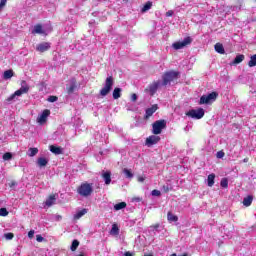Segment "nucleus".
<instances>
[{
  "label": "nucleus",
  "mask_w": 256,
  "mask_h": 256,
  "mask_svg": "<svg viewBox=\"0 0 256 256\" xmlns=\"http://www.w3.org/2000/svg\"><path fill=\"white\" fill-rule=\"evenodd\" d=\"M25 93H29V84H27V81L22 80L20 89L7 98L8 103L15 101V97H21V95H25Z\"/></svg>",
  "instance_id": "nucleus-1"
},
{
  "label": "nucleus",
  "mask_w": 256,
  "mask_h": 256,
  "mask_svg": "<svg viewBox=\"0 0 256 256\" xmlns=\"http://www.w3.org/2000/svg\"><path fill=\"white\" fill-rule=\"evenodd\" d=\"M77 193L80 194L81 197H91V195H93V183H82L78 187Z\"/></svg>",
  "instance_id": "nucleus-2"
},
{
  "label": "nucleus",
  "mask_w": 256,
  "mask_h": 256,
  "mask_svg": "<svg viewBox=\"0 0 256 256\" xmlns=\"http://www.w3.org/2000/svg\"><path fill=\"white\" fill-rule=\"evenodd\" d=\"M113 85H115V80H113V76L107 77L104 82V86L100 90L101 97H107V95L111 93V89H113Z\"/></svg>",
  "instance_id": "nucleus-3"
},
{
  "label": "nucleus",
  "mask_w": 256,
  "mask_h": 256,
  "mask_svg": "<svg viewBox=\"0 0 256 256\" xmlns=\"http://www.w3.org/2000/svg\"><path fill=\"white\" fill-rule=\"evenodd\" d=\"M217 97H219V93L211 92L210 94L203 95L200 97L199 105H211L214 101H217Z\"/></svg>",
  "instance_id": "nucleus-4"
},
{
  "label": "nucleus",
  "mask_w": 256,
  "mask_h": 256,
  "mask_svg": "<svg viewBox=\"0 0 256 256\" xmlns=\"http://www.w3.org/2000/svg\"><path fill=\"white\" fill-rule=\"evenodd\" d=\"M163 129H167V121L157 120L152 124L153 135H161Z\"/></svg>",
  "instance_id": "nucleus-5"
},
{
  "label": "nucleus",
  "mask_w": 256,
  "mask_h": 256,
  "mask_svg": "<svg viewBox=\"0 0 256 256\" xmlns=\"http://www.w3.org/2000/svg\"><path fill=\"white\" fill-rule=\"evenodd\" d=\"M177 77H179V72L168 71V72L164 73L162 76L163 87H167V85H169V83H171V81H175V79H177Z\"/></svg>",
  "instance_id": "nucleus-6"
},
{
  "label": "nucleus",
  "mask_w": 256,
  "mask_h": 256,
  "mask_svg": "<svg viewBox=\"0 0 256 256\" xmlns=\"http://www.w3.org/2000/svg\"><path fill=\"white\" fill-rule=\"evenodd\" d=\"M187 117H191L192 119H203L205 116V110L203 108L191 109L186 113Z\"/></svg>",
  "instance_id": "nucleus-7"
},
{
  "label": "nucleus",
  "mask_w": 256,
  "mask_h": 256,
  "mask_svg": "<svg viewBox=\"0 0 256 256\" xmlns=\"http://www.w3.org/2000/svg\"><path fill=\"white\" fill-rule=\"evenodd\" d=\"M191 43H193V39L191 37H186L183 41L173 43L172 47L176 51H179V49H183L184 47H187V45H191Z\"/></svg>",
  "instance_id": "nucleus-8"
},
{
  "label": "nucleus",
  "mask_w": 256,
  "mask_h": 256,
  "mask_svg": "<svg viewBox=\"0 0 256 256\" xmlns=\"http://www.w3.org/2000/svg\"><path fill=\"white\" fill-rule=\"evenodd\" d=\"M161 86V81H155L152 84H150L146 89H145V93H149V95H151V97H153V95H155V93H157V90L159 89V87Z\"/></svg>",
  "instance_id": "nucleus-9"
},
{
  "label": "nucleus",
  "mask_w": 256,
  "mask_h": 256,
  "mask_svg": "<svg viewBox=\"0 0 256 256\" xmlns=\"http://www.w3.org/2000/svg\"><path fill=\"white\" fill-rule=\"evenodd\" d=\"M160 141H161V137L157 136V134L151 135L146 139V145L148 147H152V145H157V143Z\"/></svg>",
  "instance_id": "nucleus-10"
},
{
  "label": "nucleus",
  "mask_w": 256,
  "mask_h": 256,
  "mask_svg": "<svg viewBox=\"0 0 256 256\" xmlns=\"http://www.w3.org/2000/svg\"><path fill=\"white\" fill-rule=\"evenodd\" d=\"M51 115V111L46 109L44 110L37 118V122L40 123V125H43V123L47 122V117Z\"/></svg>",
  "instance_id": "nucleus-11"
},
{
  "label": "nucleus",
  "mask_w": 256,
  "mask_h": 256,
  "mask_svg": "<svg viewBox=\"0 0 256 256\" xmlns=\"http://www.w3.org/2000/svg\"><path fill=\"white\" fill-rule=\"evenodd\" d=\"M51 49V43L49 42H43L37 45L36 50L39 51V53H45V51H49Z\"/></svg>",
  "instance_id": "nucleus-12"
},
{
  "label": "nucleus",
  "mask_w": 256,
  "mask_h": 256,
  "mask_svg": "<svg viewBox=\"0 0 256 256\" xmlns=\"http://www.w3.org/2000/svg\"><path fill=\"white\" fill-rule=\"evenodd\" d=\"M68 95L75 93V89H77V81L75 78L70 80L69 86L66 87Z\"/></svg>",
  "instance_id": "nucleus-13"
},
{
  "label": "nucleus",
  "mask_w": 256,
  "mask_h": 256,
  "mask_svg": "<svg viewBox=\"0 0 256 256\" xmlns=\"http://www.w3.org/2000/svg\"><path fill=\"white\" fill-rule=\"evenodd\" d=\"M157 109H159L157 104H154L150 108L146 109L144 119H149V117H153V113H155V111H157Z\"/></svg>",
  "instance_id": "nucleus-14"
},
{
  "label": "nucleus",
  "mask_w": 256,
  "mask_h": 256,
  "mask_svg": "<svg viewBox=\"0 0 256 256\" xmlns=\"http://www.w3.org/2000/svg\"><path fill=\"white\" fill-rule=\"evenodd\" d=\"M58 197H59V195H57V194L50 195L47 198V200L45 201L46 207H51L52 205H55V201H57Z\"/></svg>",
  "instance_id": "nucleus-15"
},
{
  "label": "nucleus",
  "mask_w": 256,
  "mask_h": 256,
  "mask_svg": "<svg viewBox=\"0 0 256 256\" xmlns=\"http://www.w3.org/2000/svg\"><path fill=\"white\" fill-rule=\"evenodd\" d=\"M51 153H54V155H62L63 154V148L57 147L55 145L50 146Z\"/></svg>",
  "instance_id": "nucleus-16"
},
{
  "label": "nucleus",
  "mask_w": 256,
  "mask_h": 256,
  "mask_svg": "<svg viewBox=\"0 0 256 256\" xmlns=\"http://www.w3.org/2000/svg\"><path fill=\"white\" fill-rule=\"evenodd\" d=\"M214 49L216 53H220V55H225V48L223 47V44L216 43Z\"/></svg>",
  "instance_id": "nucleus-17"
},
{
  "label": "nucleus",
  "mask_w": 256,
  "mask_h": 256,
  "mask_svg": "<svg viewBox=\"0 0 256 256\" xmlns=\"http://www.w3.org/2000/svg\"><path fill=\"white\" fill-rule=\"evenodd\" d=\"M102 177L106 183V185H109L111 183V172L107 171H103L102 172Z\"/></svg>",
  "instance_id": "nucleus-18"
},
{
  "label": "nucleus",
  "mask_w": 256,
  "mask_h": 256,
  "mask_svg": "<svg viewBox=\"0 0 256 256\" xmlns=\"http://www.w3.org/2000/svg\"><path fill=\"white\" fill-rule=\"evenodd\" d=\"M48 163H49V160H47V158L40 157L37 160L38 167H47Z\"/></svg>",
  "instance_id": "nucleus-19"
},
{
  "label": "nucleus",
  "mask_w": 256,
  "mask_h": 256,
  "mask_svg": "<svg viewBox=\"0 0 256 256\" xmlns=\"http://www.w3.org/2000/svg\"><path fill=\"white\" fill-rule=\"evenodd\" d=\"M251 203H253V196L249 195L243 199L244 207H251Z\"/></svg>",
  "instance_id": "nucleus-20"
},
{
  "label": "nucleus",
  "mask_w": 256,
  "mask_h": 256,
  "mask_svg": "<svg viewBox=\"0 0 256 256\" xmlns=\"http://www.w3.org/2000/svg\"><path fill=\"white\" fill-rule=\"evenodd\" d=\"M207 185H208V187H213V185H215V174L212 173V174L208 175Z\"/></svg>",
  "instance_id": "nucleus-21"
},
{
  "label": "nucleus",
  "mask_w": 256,
  "mask_h": 256,
  "mask_svg": "<svg viewBox=\"0 0 256 256\" xmlns=\"http://www.w3.org/2000/svg\"><path fill=\"white\" fill-rule=\"evenodd\" d=\"M83 215H87V209H82L80 211H78L75 215H74V219L75 220H79L81 219V217H83Z\"/></svg>",
  "instance_id": "nucleus-22"
},
{
  "label": "nucleus",
  "mask_w": 256,
  "mask_h": 256,
  "mask_svg": "<svg viewBox=\"0 0 256 256\" xmlns=\"http://www.w3.org/2000/svg\"><path fill=\"white\" fill-rule=\"evenodd\" d=\"M245 59V55L239 54L235 57L233 63L234 65H239V63H242V61Z\"/></svg>",
  "instance_id": "nucleus-23"
},
{
  "label": "nucleus",
  "mask_w": 256,
  "mask_h": 256,
  "mask_svg": "<svg viewBox=\"0 0 256 256\" xmlns=\"http://www.w3.org/2000/svg\"><path fill=\"white\" fill-rule=\"evenodd\" d=\"M121 88H115L112 93L113 99H119L121 97Z\"/></svg>",
  "instance_id": "nucleus-24"
},
{
  "label": "nucleus",
  "mask_w": 256,
  "mask_h": 256,
  "mask_svg": "<svg viewBox=\"0 0 256 256\" xmlns=\"http://www.w3.org/2000/svg\"><path fill=\"white\" fill-rule=\"evenodd\" d=\"M125 207H127V203L120 202V203L114 205V211H121V209H125Z\"/></svg>",
  "instance_id": "nucleus-25"
},
{
  "label": "nucleus",
  "mask_w": 256,
  "mask_h": 256,
  "mask_svg": "<svg viewBox=\"0 0 256 256\" xmlns=\"http://www.w3.org/2000/svg\"><path fill=\"white\" fill-rule=\"evenodd\" d=\"M11 77H13V70L4 71L3 79H5V81H7L8 79H11Z\"/></svg>",
  "instance_id": "nucleus-26"
},
{
  "label": "nucleus",
  "mask_w": 256,
  "mask_h": 256,
  "mask_svg": "<svg viewBox=\"0 0 256 256\" xmlns=\"http://www.w3.org/2000/svg\"><path fill=\"white\" fill-rule=\"evenodd\" d=\"M151 7H153V3L151 2H147L143 8L141 9L142 13H147V11H149V9H151Z\"/></svg>",
  "instance_id": "nucleus-27"
},
{
  "label": "nucleus",
  "mask_w": 256,
  "mask_h": 256,
  "mask_svg": "<svg viewBox=\"0 0 256 256\" xmlns=\"http://www.w3.org/2000/svg\"><path fill=\"white\" fill-rule=\"evenodd\" d=\"M167 217H168V221H171V222H177L179 221V218L177 216H175L173 213L171 212H168L167 214Z\"/></svg>",
  "instance_id": "nucleus-28"
},
{
  "label": "nucleus",
  "mask_w": 256,
  "mask_h": 256,
  "mask_svg": "<svg viewBox=\"0 0 256 256\" xmlns=\"http://www.w3.org/2000/svg\"><path fill=\"white\" fill-rule=\"evenodd\" d=\"M248 67H256V54L250 57V61L248 62Z\"/></svg>",
  "instance_id": "nucleus-29"
},
{
  "label": "nucleus",
  "mask_w": 256,
  "mask_h": 256,
  "mask_svg": "<svg viewBox=\"0 0 256 256\" xmlns=\"http://www.w3.org/2000/svg\"><path fill=\"white\" fill-rule=\"evenodd\" d=\"M37 153H39V149H37V148H30L28 150L29 157H35V155H37Z\"/></svg>",
  "instance_id": "nucleus-30"
},
{
  "label": "nucleus",
  "mask_w": 256,
  "mask_h": 256,
  "mask_svg": "<svg viewBox=\"0 0 256 256\" xmlns=\"http://www.w3.org/2000/svg\"><path fill=\"white\" fill-rule=\"evenodd\" d=\"M123 173L127 179H133V174L131 173V170L124 168Z\"/></svg>",
  "instance_id": "nucleus-31"
},
{
  "label": "nucleus",
  "mask_w": 256,
  "mask_h": 256,
  "mask_svg": "<svg viewBox=\"0 0 256 256\" xmlns=\"http://www.w3.org/2000/svg\"><path fill=\"white\" fill-rule=\"evenodd\" d=\"M221 187H223V189H227L229 187V180H227V178H223L220 182Z\"/></svg>",
  "instance_id": "nucleus-32"
},
{
  "label": "nucleus",
  "mask_w": 256,
  "mask_h": 256,
  "mask_svg": "<svg viewBox=\"0 0 256 256\" xmlns=\"http://www.w3.org/2000/svg\"><path fill=\"white\" fill-rule=\"evenodd\" d=\"M32 33H38V34L43 33V26H41V25H36V26L34 27Z\"/></svg>",
  "instance_id": "nucleus-33"
},
{
  "label": "nucleus",
  "mask_w": 256,
  "mask_h": 256,
  "mask_svg": "<svg viewBox=\"0 0 256 256\" xmlns=\"http://www.w3.org/2000/svg\"><path fill=\"white\" fill-rule=\"evenodd\" d=\"M3 159H4V161H11V159H13V154H11V152H6L3 155Z\"/></svg>",
  "instance_id": "nucleus-34"
},
{
  "label": "nucleus",
  "mask_w": 256,
  "mask_h": 256,
  "mask_svg": "<svg viewBox=\"0 0 256 256\" xmlns=\"http://www.w3.org/2000/svg\"><path fill=\"white\" fill-rule=\"evenodd\" d=\"M77 247H79L78 240H73L71 247H70L71 251H77Z\"/></svg>",
  "instance_id": "nucleus-35"
},
{
  "label": "nucleus",
  "mask_w": 256,
  "mask_h": 256,
  "mask_svg": "<svg viewBox=\"0 0 256 256\" xmlns=\"http://www.w3.org/2000/svg\"><path fill=\"white\" fill-rule=\"evenodd\" d=\"M7 215H9L7 208H0V217H7Z\"/></svg>",
  "instance_id": "nucleus-36"
},
{
  "label": "nucleus",
  "mask_w": 256,
  "mask_h": 256,
  "mask_svg": "<svg viewBox=\"0 0 256 256\" xmlns=\"http://www.w3.org/2000/svg\"><path fill=\"white\" fill-rule=\"evenodd\" d=\"M111 233L112 235H119V227H117V225L114 224L112 226Z\"/></svg>",
  "instance_id": "nucleus-37"
},
{
  "label": "nucleus",
  "mask_w": 256,
  "mask_h": 256,
  "mask_svg": "<svg viewBox=\"0 0 256 256\" xmlns=\"http://www.w3.org/2000/svg\"><path fill=\"white\" fill-rule=\"evenodd\" d=\"M152 197H161V191L155 189L151 192Z\"/></svg>",
  "instance_id": "nucleus-38"
},
{
  "label": "nucleus",
  "mask_w": 256,
  "mask_h": 256,
  "mask_svg": "<svg viewBox=\"0 0 256 256\" xmlns=\"http://www.w3.org/2000/svg\"><path fill=\"white\" fill-rule=\"evenodd\" d=\"M216 157L218 159H223L225 157V152L223 151H218L217 154H216Z\"/></svg>",
  "instance_id": "nucleus-39"
},
{
  "label": "nucleus",
  "mask_w": 256,
  "mask_h": 256,
  "mask_svg": "<svg viewBox=\"0 0 256 256\" xmlns=\"http://www.w3.org/2000/svg\"><path fill=\"white\" fill-rule=\"evenodd\" d=\"M57 96H49L47 101H49V103H55V101H57Z\"/></svg>",
  "instance_id": "nucleus-40"
},
{
  "label": "nucleus",
  "mask_w": 256,
  "mask_h": 256,
  "mask_svg": "<svg viewBox=\"0 0 256 256\" xmlns=\"http://www.w3.org/2000/svg\"><path fill=\"white\" fill-rule=\"evenodd\" d=\"M4 237L8 241H11V239H13L14 235H13V233H6V234H4Z\"/></svg>",
  "instance_id": "nucleus-41"
},
{
  "label": "nucleus",
  "mask_w": 256,
  "mask_h": 256,
  "mask_svg": "<svg viewBox=\"0 0 256 256\" xmlns=\"http://www.w3.org/2000/svg\"><path fill=\"white\" fill-rule=\"evenodd\" d=\"M28 237H29V239H33V237H35V230H30L28 232Z\"/></svg>",
  "instance_id": "nucleus-42"
},
{
  "label": "nucleus",
  "mask_w": 256,
  "mask_h": 256,
  "mask_svg": "<svg viewBox=\"0 0 256 256\" xmlns=\"http://www.w3.org/2000/svg\"><path fill=\"white\" fill-rule=\"evenodd\" d=\"M7 5V0H1L0 2V11Z\"/></svg>",
  "instance_id": "nucleus-43"
},
{
  "label": "nucleus",
  "mask_w": 256,
  "mask_h": 256,
  "mask_svg": "<svg viewBox=\"0 0 256 256\" xmlns=\"http://www.w3.org/2000/svg\"><path fill=\"white\" fill-rule=\"evenodd\" d=\"M44 239H45V238H43V236H41V235H36V241H38V243L43 242Z\"/></svg>",
  "instance_id": "nucleus-44"
},
{
  "label": "nucleus",
  "mask_w": 256,
  "mask_h": 256,
  "mask_svg": "<svg viewBox=\"0 0 256 256\" xmlns=\"http://www.w3.org/2000/svg\"><path fill=\"white\" fill-rule=\"evenodd\" d=\"M174 13L175 12L173 10H169L166 12V17H173Z\"/></svg>",
  "instance_id": "nucleus-45"
},
{
  "label": "nucleus",
  "mask_w": 256,
  "mask_h": 256,
  "mask_svg": "<svg viewBox=\"0 0 256 256\" xmlns=\"http://www.w3.org/2000/svg\"><path fill=\"white\" fill-rule=\"evenodd\" d=\"M170 189L169 185L163 186L164 193H169Z\"/></svg>",
  "instance_id": "nucleus-46"
},
{
  "label": "nucleus",
  "mask_w": 256,
  "mask_h": 256,
  "mask_svg": "<svg viewBox=\"0 0 256 256\" xmlns=\"http://www.w3.org/2000/svg\"><path fill=\"white\" fill-rule=\"evenodd\" d=\"M150 229H153V231H158L159 229V224H156L154 226H150Z\"/></svg>",
  "instance_id": "nucleus-47"
},
{
  "label": "nucleus",
  "mask_w": 256,
  "mask_h": 256,
  "mask_svg": "<svg viewBox=\"0 0 256 256\" xmlns=\"http://www.w3.org/2000/svg\"><path fill=\"white\" fill-rule=\"evenodd\" d=\"M40 91H43V88L45 87V82H40L39 84Z\"/></svg>",
  "instance_id": "nucleus-48"
},
{
  "label": "nucleus",
  "mask_w": 256,
  "mask_h": 256,
  "mask_svg": "<svg viewBox=\"0 0 256 256\" xmlns=\"http://www.w3.org/2000/svg\"><path fill=\"white\" fill-rule=\"evenodd\" d=\"M9 187H11V188L17 187V182L12 181L11 183H9Z\"/></svg>",
  "instance_id": "nucleus-49"
},
{
  "label": "nucleus",
  "mask_w": 256,
  "mask_h": 256,
  "mask_svg": "<svg viewBox=\"0 0 256 256\" xmlns=\"http://www.w3.org/2000/svg\"><path fill=\"white\" fill-rule=\"evenodd\" d=\"M131 101L133 102L137 101V94H132Z\"/></svg>",
  "instance_id": "nucleus-50"
},
{
  "label": "nucleus",
  "mask_w": 256,
  "mask_h": 256,
  "mask_svg": "<svg viewBox=\"0 0 256 256\" xmlns=\"http://www.w3.org/2000/svg\"><path fill=\"white\" fill-rule=\"evenodd\" d=\"M138 181H139L140 183H143V181H145V178H144V177H139V178H138Z\"/></svg>",
  "instance_id": "nucleus-51"
},
{
  "label": "nucleus",
  "mask_w": 256,
  "mask_h": 256,
  "mask_svg": "<svg viewBox=\"0 0 256 256\" xmlns=\"http://www.w3.org/2000/svg\"><path fill=\"white\" fill-rule=\"evenodd\" d=\"M124 256H133V254L131 252H125Z\"/></svg>",
  "instance_id": "nucleus-52"
},
{
  "label": "nucleus",
  "mask_w": 256,
  "mask_h": 256,
  "mask_svg": "<svg viewBox=\"0 0 256 256\" xmlns=\"http://www.w3.org/2000/svg\"><path fill=\"white\" fill-rule=\"evenodd\" d=\"M243 163H249V158H244Z\"/></svg>",
  "instance_id": "nucleus-53"
},
{
  "label": "nucleus",
  "mask_w": 256,
  "mask_h": 256,
  "mask_svg": "<svg viewBox=\"0 0 256 256\" xmlns=\"http://www.w3.org/2000/svg\"><path fill=\"white\" fill-rule=\"evenodd\" d=\"M61 219H62L61 215H58V216H57V220H58V221H61Z\"/></svg>",
  "instance_id": "nucleus-54"
},
{
  "label": "nucleus",
  "mask_w": 256,
  "mask_h": 256,
  "mask_svg": "<svg viewBox=\"0 0 256 256\" xmlns=\"http://www.w3.org/2000/svg\"><path fill=\"white\" fill-rule=\"evenodd\" d=\"M134 200H136L137 202L141 201V198H135Z\"/></svg>",
  "instance_id": "nucleus-55"
},
{
  "label": "nucleus",
  "mask_w": 256,
  "mask_h": 256,
  "mask_svg": "<svg viewBox=\"0 0 256 256\" xmlns=\"http://www.w3.org/2000/svg\"><path fill=\"white\" fill-rule=\"evenodd\" d=\"M176 9H177V11H179V6H178V7H176Z\"/></svg>",
  "instance_id": "nucleus-56"
},
{
  "label": "nucleus",
  "mask_w": 256,
  "mask_h": 256,
  "mask_svg": "<svg viewBox=\"0 0 256 256\" xmlns=\"http://www.w3.org/2000/svg\"><path fill=\"white\" fill-rule=\"evenodd\" d=\"M78 256H83V254H80V255H78Z\"/></svg>",
  "instance_id": "nucleus-57"
}]
</instances>
